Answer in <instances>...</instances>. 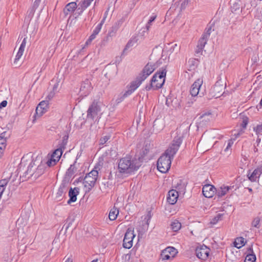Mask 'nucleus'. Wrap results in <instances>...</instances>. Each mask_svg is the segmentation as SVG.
<instances>
[{"mask_svg":"<svg viewBox=\"0 0 262 262\" xmlns=\"http://www.w3.org/2000/svg\"><path fill=\"white\" fill-rule=\"evenodd\" d=\"M10 137V134L6 131H4L0 135V138L7 139Z\"/></svg>","mask_w":262,"mask_h":262,"instance_id":"obj_50","label":"nucleus"},{"mask_svg":"<svg viewBox=\"0 0 262 262\" xmlns=\"http://www.w3.org/2000/svg\"><path fill=\"white\" fill-rule=\"evenodd\" d=\"M79 193V188L75 187L74 188H71L69 191V200L68 201V204H70L72 202H75L77 200V196Z\"/></svg>","mask_w":262,"mask_h":262,"instance_id":"obj_21","label":"nucleus"},{"mask_svg":"<svg viewBox=\"0 0 262 262\" xmlns=\"http://www.w3.org/2000/svg\"><path fill=\"white\" fill-rule=\"evenodd\" d=\"M211 30H212V27L211 26H209V27H207L205 31L202 34V36L205 37V38H206L208 39L209 36H210V34H211Z\"/></svg>","mask_w":262,"mask_h":262,"instance_id":"obj_41","label":"nucleus"},{"mask_svg":"<svg viewBox=\"0 0 262 262\" xmlns=\"http://www.w3.org/2000/svg\"><path fill=\"white\" fill-rule=\"evenodd\" d=\"M256 256L254 254L248 253L245 257V262H254Z\"/></svg>","mask_w":262,"mask_h":262,"instance_id":"obj_38","label":"nucleus"},{"mask_svg":"<svg viewBox=\"0 0 262 262\" xmlns=\"http://www.w3.org/2000/svg\"><path fill=\"white\" fill-rule=\"evenodd\" d=\"M171 159L163 154L158 160L157 169L162 173H166L170 168Z\"/></svg>","mask_w":262,"mask_h":262,"instance_id":"obj_5","label":"nucleus"},{"mask_svg":"<svg viewBox=\"0 0 262 262\" xmlns=\"http://www.w3.org/2000/svg\"><path fill=\"white\" fill-rule=\"evenodd\" d=\"M199 63V60L195 58H190L188 61V64L191 69H194Z\"/></svg>","mask_w":262,"mask_h":262,"instance_id":"obj_34","label":"nucleus"},{"mask_svg":"<svg viewBox=\"0 0 262 262\" xmlns=\"http://www.w3.org/2000/svg\"><path fill=\"white\" fill-rule=\"evenodd\" d=\"M174 250V248L172 247H169L163 250L161 254V258L162 259V260H168L171 257V256L168 254V252H169V250Z\"/></svg>","mask_w":262,"mask_h":262,"instance_id":"obj_28","label":"nucleus"},{"mask_svg":"<svg viewBox=\"0 0 262 262\" xmlns=\"http://www.w3.org/2000/svg\"><path fill=\"white\" fill-rule=\"evenodd\" d=\"M101 29V24H98V25L95 27V28L93 30V33L91 35L89 39L86 40L85 42V44L86 45L90 43L91 41L96 38V35L98 34Z\"/></svg>","mask_w":262,"mask_h":262,"instance_id":"obj_25","label":"nucleus"},{"mask_svg":"<svg viewBox=\"0 0 262 262\" xmlns=\"http://www.w3.org/2000/svg\"><path fill=\"white\" fill-rule=\"evenodd\" d=\"M90 82L89 79H86L83 83L81 84L80 87V91H84L85 94H88L91 89V86L90 85Z\"/></svg>","mask_w":262,"mask_h":262,"instance_id":"obj_29","label":"nucleus"},{"mask_svg":"<svg viewBox=\"0 0 262 262\" xmlns=\"http://www.w3.org/2000/svg\"><path fill=\"white\" fill-rule=\"evenodd\" d=\"M169 252H168V254L172 258L174 257L175 254L177 253V250L175 248L174 250H169Z\"/></svg>","mask_w":262,"mask_h":262,"instance_id":"obj_56","label":"nucleus"},{"mask_svg":"<svg viewBox=\"0 0 262 262\" xmlns=\"http://www.w3.org/2000/svg\"><path fill=\"white\" fill-rule=\"evenodd\" d=\"M136 42L137 39H136L135 38L130 39L126 44L125 48L124 49L122 52V54H123L130 47H133Z\"/></svg>","mask_w":262,"mask_h":262,"instance_id":"obj_39","label":"nucleus"},{"mask_svg":"<svg viewBox=\"0 0 262 262\" xmlns=\"http://www.w3.org/2000/svg\"><path fill=\"white\" fill-rule=\"evenodd\" d=\"M150 217L151 216L148 214L144 219V220H146V221H142L141 225L136 228L138 232V237L142 236V235L147 231Z\"/></svg>","mask_w":262,"mask_h":262,"instance_id":"obj_14","label":"nucleus"},{"mask_svg":"<svg viewBox=\"0 0 262 262\" xmlns=\"http://www.w3.org/2000/svg\"><path fill=\"white\" fill-rule=\"evenodd\" d=\"M260 218L259 217H256L253 219L251 225L252 227H255L257 229L259 228L260 225Z\"/></svg>","mask_w":262,"mask_h":262,"instance_id":"obj_40","label":"nucleus"},{"mask_svg":"<svg viewBox=\"0 0 262 262\" xmlns=\"http://www.w3.org/2000/svg\"><path fill=\"white\" fill-rule=\"evenodd\" d=\"M98 177V171L96 167H95L91 172L86 174L83 182L85 193L90 192L94 187Z\"/></svg>","mask_w":262,"mask_h":262,"instance_id":"obj_3","label":"nucleus"},{"mask_svg":"<svg viewBox=\"0 0 262 262\" xmlns=\"http://www.w3.org/2000/svg\"><path fill=\"white\" fill-rule=\"evenodd\" d=\"M110 135H106L102 137L99 140L100 145H103L110 139Z\"/></svg>","mask_w":262,"mask_h":262,"instance_id":"obj_44","label":"nucleus"},{"mask_svg":"<svg viewBox=\"0 0 262 262\" xmlns=\"http://www.w3.org/2000/svg\"><path fill=\"white\" fill-rule=\"evenodd\" d=\"M208 39L205 38V37L202 35V37L199 39L198 43V46L200 47L201 48H203L205 46L207 43V40Z\"/></svg>","mask_w":262,"mask_h":262,"instance_id":"obj_37","label":"nucleus"},{"mask_svg":"<svg viewBox=\"0 0 262 262\" xmlns=\"http://www.w3.org/2000/svg\"><path fill=\"white\" fill-rule=\"evenodd\" d=\"M212 118V114L210 112H206L203 113L199 117L201 120L200 122H203L204 124L210 121Z\"/></svg>","mask_w":262,"mask_h":262,"instance_id":"obj_27","label":"nucleus"},{"mask_svg":"<svg viewBox=\"0 0 262 262\" xmlns=\"http://www.w3.org/2000/svg\"><path fill=\"white\" fill-rule=\"evenodd\" d=\"M225 89V84H224L221 79L218 80L213 88H212V93L214 94L213 96L216 98L219 97L224 93Z\"/></svg>","mask_w":262,"mask_h":262,"instance_id":"obj_12","label":"nucleus"},{"mask_svg":"<svg viewBox=\"0 0 262 262\" xmlns=\"http://www.w3.org/2000/svg\"><path fill=\"white\" fill-rule=\"evenodd\" d=\"M41 0H35L33 5V8L34 9H36L37 7L39 6Z\"/></svg>","mask_w":262,"mask_h":262,"instance_id":"obj_52","label":"nucleus"},{"mask_svg":"<svg viewBox=\"0 0 262 262\" xmlns=\"http://www.w3.org/2000/svg\"><path fill=\"white\" fill-rule=\"evenodd\" d=\"M94 0H82L80 1L77 5L78 10H80V13H82L92 3Z\"/></svg>","mask_w":262,"mask_h":262,"instance_id":"obj_24","label":"nucleus"},{"mask_svg":"<svg viewBox=\"0 0 262 262\" xmlns=\"http://www.w3.org/2000/svg\"><path fill=\"white\" fill-rule=\"evenodd\" d=\"M76 162V161H75L73 164H71L66 173L63 179L68 180L69 182H70L71 178L74 176V174L77 171L78 168L77 167Z\"/></svg>","mask_w":262,"mask_h":262,"instance_id":"obj_17","label":"nucleus"},{"mask_svg":"<svg viewBox=\"0 0 262 262\" xmlns=\"http://www.w3.org/2000/svg\"><path fill=\"white\" fill-rule=\"evenodd\" d=\"M179 197V192L177 190L171 189L169 191L167 197V202L171 204H174Z\"/></svg>","mask_w":262,"mask_h":262,"instance_id":"obj_20","label":"nucleus"},{"mask_svg":"<svg viewBox=\"0 0 262 262\" xmlns=\"http://www.w3.org/2000/svg\"><path fill=\"white\" fill-rule=\"evenodd\" d=\"M202 83L203 80L201 79H198L191 85L190 93L192 97H195L198 95L200 88Z\"/></svg>","mask_w":262,"mask_h":262,"instance_id":"obj_18","label":"nucleus"},{"mask_svg":"<svg viewBox=\"0 0 262 262\" xmlns=\"http://www.w3.org/2000/svg\"><path fill=\"white\" fill-rule=\"evenodd\" d=\"M156 17H157L156 15H154V16H152L150 17V19H149V20L147 22L146 26V31L149 30L150 27L151 26V23L153 22L155 20V19L156 18Z\"/></svg>","mask_w":262,"mask_h":262,"instance_id":"obj_45","label":"nucleus"},{"mask_svg":"<svg viewBox=\"0 0 262 262\" xmlns=\"http://www.w3.org/2000/svg\"><path fill=\"white\" fill-rule=\"evenodd\" d=\"M24 52L18 50L14 59V63L16 62L22 56Z\"/></svg>","mask_w":262,"mask_h":262,"instance_id":"obj_49","label":"nucleus"},{"mask_svg":"<svg viewBox=\"0 0 262 262\" xmlns=\"http://www.w3.org/2000/svg\"><path fill=\"white\" fill-rule=\"evenodd\" d=\"M171 228L174 232L179 230L181 227V224L178 220H175L170 224Z\"/></svg>","mask_w":262,"mask_h":262,"instance_id":"obj_33","label":"nucleus"},{"mask_svg":"<svg viewBox=\"0 0 262 262\" xmlns=\"http://www.w3.org/2000/svg\"><path fill=\"white\" fill-rule=\"evenodd\" d=\"M182 135H177L174 137L171 144L163 154L172 159L182 144Z\"/></svg>","mask_w":262,"mask_h":262,"instance_id":"obj_4","label":"nucleus"},{"mask_svg":"<svg viewBox=\"0 0 262 262\" xmlns=\"http://www.w3.org/2000/svg\"><path fill=\"white\" fill-rule=\"evenodd\" d=\"M26 42H27V38H24L20 46V47L19 48V50H20L21 51H24V50H25V48L26 47Z\"/></svg>","mask_w":262,"mask_h":262,"instance_id":"obj_48","label":"nucleus"},{"mask_svg":"<svg viewBox=\"0 0 262 262\" xmlns=\"http://www.w3.org/2000/svg\"><path fill=\"white\" fill-rule=\"evenodd\" d=\"M248 118H246L245 119H243L242 123H241V125L243 128L245 129V128H246V127L248 124Z\"/></svg>","mask_w":262,"mask_h":262,"instance_id":"obj_51","label":"nucleus"},{"mask_svg":"<svg viewBox=\"0 0 262 262\" xmlns=\"http://www.w3.org/2000/svg\"><path fill=\"white\" fill-rule=\"evenodd\" d=\"M248 253L254 254L252 246L248 248Z\"/></svg>","mask_w":262,"mask_h":262,"instance_id":"obj_62","label":"nucleus"},{"mask_svg":"<svg viewBox=\"0 0 262 262\" xmlns=\"http://www.w3.org/2000/svg\"><path fill=\"white\" fill-rule=\"evenodd\" d=\"M149 152V149L147 148V145L145 146L144 150H143L144 155H146Z\"/></svg>","mask_w":262,"mask_h":262,"instance_id":"obj_60","label":"nucleus"},{"mask_svg":"<svg viewBox=\"0 0 262 262\" xmlns=\"http://www.w3.org/2000/svg\"><path fill=\"white\" fill-rule=\"evenodd\" d=\"M143 81L138 76L136 80L130 83L128 90L126 91L122 96H119L117 99L116 100L117 103H119L121 102L124 98L132 94L140 85Z\"/></svg>","mask_w":262,"mask_h":262,"instance_id":"obj_6","label":"nucleus"},{"mask_svg":"<svg viewBox=\"0 0 262 262\" xmlns=\"http://www.w3.org/2000/svg\"><path fill=\"white\" fill-rule=\"evenodd\" d=\"M186 183L182 180H180L179 182L177 183L176 188L178 192L184 193L186 189Z\"/></svg>","mask_w":262,"mask_h":262,"instance_id":"obj_30","label":"nucleus"},{"mask_svg":"<svg viewBox=\"0 0 262 262\" xmlns=\"http://www.w3.org/2000/svg\"><path fill=\"white\" fill-rule=\"evenodd\" d=\"M58 85V83L55 84L54 85L53 88V91H52L55 92L56 91L57 89Z\"/></svg>","mask_w":262,"mask_h":262,"instance_id":"obj_64","label":"nucleus"},{"mask_svg":"<svg viewBox=\"0 0 262 262\" xmlns=\"http://www.w3.org/2000/svg\"><path fill=\"white\" fill-rule=\"evenodd\" d=\"M49 108L48 100H43L40 102L36 108V114L38 116H41L46 112Z\"/></svg>","mask_w":262,"mask_h":262,"instance_id":"obj_16","label":"nucleus"},{"mask_svg":"<svg viewBox=\"0 0 262 262\" xmlns=\"http://www.w3.org/2000/svg\"><path fill=\"white\" fill-rule=\"evenodd\" d=\"M233 143V141H232V140H229L228 142V145H227V147L226 148V149H225V151H227L232 146Z\"/></svg>","mask_w":262,"mask_h":262,"instance_id":"obj_59","label":"nucleus"},{"mask_svg":"<svg viewBox=\"0 0 262 262\" xmlns=\"http://www.w3.org/2000/svg\"><path fill=\"white\" fill-rule=\"evenodd\" d=\"M68 138L69 135L68 134L65 135L63 137L61 142L58 144V147L64 150L66 148V146L67 144Z\"/></svg>","mask_w":262,"mask_h":262,"instance_id":"obj_35","label":"nucleus"},{"mask_svg":"<svg viewBox=\"0 0 262 262\" xmlns=\"http://www.w3.org/2000/svg\"><path fill=\"white\" fill-rule=\"evenodd\" d=\"M100 111V107L98 105V103L93 101L89 106L87 111V118L94 120L97 116L98 113Z\"/></svg>","mask_w":262,"mask_h":262,"instance_id":"obj_10","label":"nucleus"},{"mask_svg":"<svg viewBox=\"0 0 262 262\" xmlns=\"http://www.w3.org/2000/svg\"><path fill=\"white\" fill-rule=\"evenodd\" d=\"M8 180L6 179H4L0 181V187H2L4 188V186H6L8 183Z\"/></svg>","mask_w":262,"mask_h":262,"instance_id":"obj_54","label":"nucleus"},{"mask_svg":"<svg viewBox=\"0 0 262 262\" xmlns=\"http://www.w3.org/2000/svg\"><path fill=\"white\" fill-rule=\"evenodd\" d=\"M135 237V234L134 233V230L128 228L125 234L123 246L124 248L130 249L133 246V240Z\"/></svg>","mask_w":262,"mask_h":262,"instance_id":"obj_9","label":"nucleus"},{"mask_svg":"<svg viewBox=\"0 0 262 262\" xmlns=\"http://www.w3.org/2000/svg\"><path fill=\"white\" fill-rule=\"evenodd\" d=\"M254 130L257 134L262 135V123L257 125L256 127L254 128Z\"/></svg>","mask_w":262,"mask_h":262,"instance_id":"obj_47","label":"nucleus"},{"mask_svg":"<svg viewBox=\"0 0 262 262\" xmlns=\"http://www.w3.org/2000/svg\"><path fill=\"white\" fill-rule=\"evenodd\" d=\"M159 64L158 62L148 63L143 68L141 73L139 75V78L143 81L145 80L147 77L150 75L155 70L159 67Z\"/></svg>","mask_w":262,"mask_h":262,"instance_id":"obj_7","label":"nucleus"},{"mask_svg":"<svg viewBox=\"0 0 262 262\" xmlns=\"http://www.w3.org/2000/svg\"><path fill=\"white\" fill-rule=\"evenodd\" d=\"M222 216L223 214L220 213L218 214L216 216H215L212 219V220L210 222V223L213 225L216 224L219 220H221Z\"/></svg>","mask_w":262,"mask_h":262,"instance_id":"obj_43","label":"nucleus"},{"mask_svg":"<svg viewBox=\"0 0 262 262\" xmlns=\"http://www.w3.org/2000/svg\"><path fill=\"white\" fill-rule=\"evenodd\" d=\"M166 72V68H164L156 72L150 80V83L145 86L146 90L148 91L151 89L156 90L161 88L165 82Z\"/></svg>","mask_w":262,"mask_h":262,"instance_id":"obj_2","label":"nucleus"},{"mask_svg":"<svg viewBox=\"0 0 262 262\" xmlns=\"http://www.w3.org/2000/svg\"><path fill=\"white\" fill-rule=\"evenodd\" d=\"M77 7V5L75 2H72L68 4L63 9V12L65 16L68 15H71Z\"/></svg>","mask_w":262,"mask_h":262,"instance_id":"obj_23","label":"nucleus"},{"mask_svg":"<svg viewBox=\"0 0 262 262\" xmlns=\"http://www.w3.org/2000/svg\"><path fill=\"white\" fill-rule=\"evenodd\" d=\"M141 165V162L139 159L131 160L129 157H126L120 159L118 167L120 173H124L127 172L128 170L129 172L137 170Z\"/></svg>","mask_w":262,"mask_h":262,"instance_id":"obj_1","label":"nucleus"},{"mask_svg":"<svg viewBox=\"0 0 262 262\" xmlns=\"http://www.w3.org/2000/svg\"><path fill=\"white\" fill-rule=\"evenodd\" d=\"M6 139L0 138V159L3 155L4 150L6 145Z\"/></svg>","mask_w":262,"mask_h":262,"instance_id":"obj_36","label":"nucleus"},{"mask_svg":"<svg viewBox=\"0 0 262 262\" xmlns=\"http://www.w3.org/2000/svg\"><path fill=\"white\" fill-rule=\"evenodd\" d=\"M231 188V186H222L215 191V193L216 194L219 198L224 196Z\"/></svg>","mask_w":262,"mask_h":262,"instance_id":"obj_26","label":"nucleus"},{"mask_svg":"<svg viewBox=\"0 0 262 262\" xmlns=\"http://www.w3.org/2000/svg\"><path fill=\"white\" fill-rule=\"evenodd\" d=\"M39 163V161L37 159L32 160L28 166L27 170L24 172L22 177H24L25 179L31 178L33 179L35 172H36L35 170L37 168V165ZM20 177H21V175Z\"/></svg>","mask_w":262,"mask_h":262,"instance_id":"obj_8","label":"nucleus"},{"mask_svg":"<svg viewBox=\"0 0 262 262\" xmlns=\"http://www.w3.org/2000/svg\"><path fill=\"white\" fill-rule=\"evenodd\" d=\"M57 161L52 157L51 158V159L49 160H48L46 162H43V164H46V167H47V166L48 167H51L52 166L54 165Z\"/></svg>","mask_w":262,"mask_h":262,"instance_id":"obj_42","label":"nucleus"},{"mask_svg":"<svg viewBox=\"0 0 262 262\" xmlns=\"http://www.w3.org/2000/svg\"><path fill=\"white\" fill-rule=\"evenodd\" d=\"M210 249L206 246L197 247L195 249V254L200 259L205 260L209 256Z\"/></svg>","mask_w":262,"mask_h":262,"instance_id":"obj_11","label":"nucleus"},{"mask_svg":"<svg viewBox=\"0 0 262 262\" xmlns=\"http://www.w3.org/2000/svg\"><path fill=\"white\" fill-rule=\"evenodd\" d=\"M46 168V164H43L42 161H40L39 164L37 165V168H36V172H35L33 180H36L39 178L40 176L43 174L45 171Z\"/></svg>","mask_w":262,"mask_h":262,"instance_id":"obj_22","label":"nucleus"},{"mask_svg":"<svg viewBox=\"0 0 262 262\" xmlns=\"http://www.w3.org/2000/svg\"><path fill=\"white\" fill-rule=\"evenodd\" d=\"M216 191V188L210 184H207L203 186L202 189L203 194L205 197L210 198L215 194Z\"/></svg>","mask_w":262,"mask_h":262,"instance_id":"obj_15","label":"nucleus"},{"mask_svg":"<svg viewBox=\"0 0 262 262\" xmlns=\"http://www.w3.org/2000/svg\"><path fill=\"white\" fill-rule=\"evenodd\" d=\"M203 48H201L200 47L197 46L196 50L195 51V54L196 55L202 54V52L203 51Z\"/></svg>","mask_w":262,"mask_h":262,"instance_id":"obj_55","label":"nucleus"},{"mask_svg":"<svg viewBox=\"0 0 262 262\" xmlns=\"http://www.w3.org/2000/svg\"><path fill=\"white\" fill-rule=\"evenodd\" d=\"M257 58H258V57L256 55H255L252 57V60L253 61V62L254 63H255L257 62Z\"/></svg>","mask_w":262,"mask_h":262,"instance_id":"obj_63","label":"nucleus"},{"mask_svg":"<svg viewBox=\"0 0 262 262\" xmlns=\"http://www.w3.org/2000/svg\"><path fill=\"white\" fill-rule=\"evenodd\" d=\"M124 21V18H121L120 20L118 21V26L121 25L122 23Z\"/></svg>","mask_w":262,"mask_h":262,"instance_id":"obj_61","label":"nucleus"},{"mask_svg":"<svg viewBox=\"0 0 262 262\" xmlns=\"http://www.w3.org/2000/svg\"><path fill=\"white\" fill-rule=\"evenodd\" d=\"M70 182L67 180H63L56 193V198L58 200H60L62 196L66 194L68 189V186Z\"/></svg>","mask_w":262,"mask_h":262,"instance_id":"obj_13","label":"nucleus"},{"mask_svg":"<svg viewBox=\"0 0 262 262\" xmlns=\"http://www.w3.org/2000/svg\"><path fill=\"white\" fill-rule=\"evenodd\" d=\"M107 14V11H106L104 13V16L102 19V20L101 21V22L99 24H101V28H102V26L103 24L104 20L106 17V15Z\"/></svg>","mask_w":262,"mask_h":262,"instance_id":"obj_57","label":"nucleus"},{"mask_svg":"<svg viewBox=\"0 0 262 262\" xmlns=\"http://www.w3.org/2000/svg\"><path fill=\"white\" fill-rule=\"evenodd\" d=\"M115 206L113 208L110 210V213L108 215V218L110 221H115Z\"/></svg>","mask_w":262,"mask_h":262,"instance_id":"obj_46","label":"nucleus"},{"mask_svg":"<svg viewBox=\"0 0 262 262\" xmlns=\"http://www.w3.org/2000/svg\"><path fill=\"white\" fill-rule=\"evenodd\" d=\"M261 174L262 166H260L254 169L250 175L249 173L248 176L249 180H250L251 182H256L258 181V179Z\"/></svg>","mask_w":262,"mask_h":262,"instance_id":"obj_19","label":"nucleus"},{"mask_svg":"<svg viewBox=\"0 0 262 262\" xmlns=\"http://www.w3.org/2000/svg\"><path fill=\"white\" fill-rule=\"evenodd\" d=\"M7 101L6 100L3 101L0 103V108H3L4 107H6L7 106Z\"/></svg>","mask_w":262,"mask_h":262,"instance_id":"obj_58","label":"nucleus"},{"mask_svg":"<svg viewBox=\"0 0 262 262\" xmlns=\"http://www.w3.org/2000/svg\"><path fill=\"white\" fill-rule=\"evenodd\" d=\"M63 149L58 147V148L54 151L51 157L54 159L57 162L58 161L62 154Z\"/></svg>","mask_w":262,"mask_h":262,"instance_id":"obj_31","label":"nucleus"},{"mask_svg":"<svg viewBox=\"0 0 262 262\" xmlns=\"http://www.w3.org/2000/svg\"><path fill=\"white\" fill-rule=\"evenodd\" d=\"M245 238L243 237H237L234 242V246L239 249L245 245Z\"/></svg>","mask_w":262,"mask_h":262,"instance_id":"obj_32","label":"nucleus"},{"mask_svg":"<svg viewBox=\"0 0 262 262\" xmlns=\"http://www.w3.org/2000/svg\"><path fill=\"white\" fill-rule=\"evenodd\" d=\"M55 94V92H53V91L50 92L46 98V99H48L47 100H48V101H49V100H51L54 96Z\"/></svg>","mask_w":262,"mask_h":262,"instance_id":"obj_53","label":"nucleus"}]
</instances>
